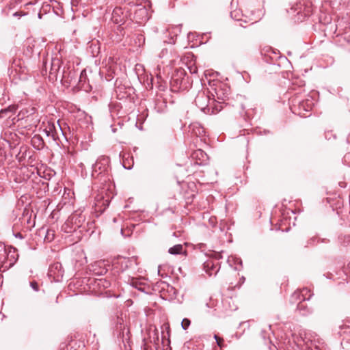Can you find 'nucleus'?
<instances>
[{"label":"nucleus","instance_id":"5701e85b","mask_svg":"<svg viewBox=\"0 0 350 350\" xmlns=\"http://www.w3.org/2000/svg\"><path fill=\"white\" fill-rule=\"evenodd\" d=\"M214 338L216 340L217 345L219 347H221L224 340L222 338H219V336H217V335H215Z\"/></svg>","mask_w":350,"mask_h":350},{"label":"nucleus","instance_id":"c756f323","mask_svg":"<svg viewBox=\"0 0 350 350\" xmlns=\"http://www.w3.org/2000/svg\"><path fill=\"white\" fill-rule=\"evenodd\" d=\"M345 157L350 159V154H347Z\"/></svg>","mask_w":350,"mask_h":350},{"label":"nucleus","instance_id":"a878e982","mask_svg":"<svg viewBox=\"0 0 350 350\" xmlns=\"http://www.w3.org/2000/svg\"><path fill=\"white\" fill-rule=\"evenodd\" d=\"M14 16H21L22 15H25V14H22V12H16L13 14Z\"/></svg>","mask_w":350,"mask_h":350},{"label":"nucleus","instance_id":"7c9ffc66","mask_svg":"<svg viewBox=\"0 0 350 350\" xmlns=\"http://www.w3.org/2000/svg\"><path fill=\"white\" fill-rule=\"evenodd\" d=\"M292 103L295 105L296 104V100L295 99H293L292 100Z\"/></svg>","mask_w":350,"mask_h":350},{"label":"nucleus","instance_id":"dca6fc26","mask_svg":"<svg viewBox=\"0 0 350 350\" xmlns=\"http://www.w3.org/2000/svg\"><path fill=\"white\" fill-rule=\"evenodd\" d=\"M204 268L206 269V271L209 275H212L213 274V270L216 269L217 267L214 265V264L211 261H207L204 263Z\"/></svg>","mask_w":350,"mask_h":350},{"label":"nucleus","instance_id":"f704fd0d","mask_svg":"<svg viewBox=\"0 0 350 350\" xmlns=\"http://www.w3.org/2000/svg\"><path fill=\"white\" fill-rule=\"evenodd\" d=\"M219 269H217V270L215 271V273L216 274L218 272Z\"/></svg>","mask_w":350,"mask_h":350},{"label":"nucleus","instance_id":"72a5a7b5","mask_svg":"<svg viewBox=\"0 0 350 350\" xmlns=\"http://www.w3.org/2000/svg\"><path fill=\"white\" fill-rule=\"evenodd\" d=\"M347 140L349 142H350V135L348 136Z\"/></svg>","mask_w":350,"mask_h":350},{"label":"nucleus","instance_id":"2f4dec72","mask_svg":"<svg viewBox=\"0 0 350 350\" xmlns=\"http://www.w3.org/2000/svg\"><path fill=\"white\" fill-rule=\"evenodd\" d=\"M177 81H178L177 79H174V80H173V81H172V84L173 83H175V82L176 83V82H177Z\"/></svg>","mask_w":350,"mask_h":350},{"label":"nucleus","instance_id":"a211bd4d","mask_svg":"<svg viewBox=\"0 0 350 350\" xmlns=\"http://www.w3.org/2000/svg\"><path fill=\"white\" fill-rule=\"evenodd\" d=\"M190 324H191L190 320L187 318L183 319L181 322V326H182L183 329L185 330H186L189 327Z\"/></svg>","mask_w":350,"mask_h":350},{"label":"nucleus","instance_id":"7ed1b4c3","mask_svg":"<svg viewBox=\"0 0 350 350\" xmlns=\"http://www.w3.org/2000/svg\"><path fill=\"white\" fill-rule=\"evenodd\" d=\"M211 94L214 101L222 103L228 98L229 89L226 85L219 84L214 88L213 92Z\"/></svg>","mask_w":350,"mask_h":350},{"label":"nucleus","instance_id":"473e14b6","mask_svg":"<svg viewBox=\"0 0 350 350\" xmlns=\"http://www.w3.org/2000/svg\"><path fill=\"white\" fill-rule=\"evenodd\" d=\"M55 268L57 269L59 266V265L58 263H57L55 265Z\"/></svg>","mask_w":350,"mask_h":350},{"label":"nucleus","instance_id":"6e6552de","mask_svg":"<svg viewBox=\"0 0 350 350\" xmlns=\"http://www.w3.org/2000/svg\"><path fill=\"white\" fill-rule=\"evenodd\" d=\"M191 157L195 159L200 161V163L205 162L208 159L206 153L201 149L195 150L192 153Z\"/></svg>","mask_w":350,"mask_h":350},{"label":"nucleus","instance_id":"393cba45","mask_svg":"<svg viewBox=\"0 0 350 350\" xmlns=\"http://www.w3.org/2000/svg\"><path fill=\"white\" fill-rule=\"evenodd\" d=\"M299 300H300V301H299V303L297 304V309H298V310H303V309H304V308H305V306H304V305L303 304L301 299H299Z\"/></svg>","mask_w":350,"mask_h":350},{"label":"nucleus","instance_id":"c85d7f7f","mask_svg":"<svg viewBox=\"0 0 350 350\" xmlns=\"http://www.w3.org/2000/svg\"><path fill=\"white\" fill-rule=\"evenodd\" d=\"M217 255V258H221L222 256H221V254H216Z\"/></svg>","mask_w":350,"mask_h":350},{"label":"nucleus","instance_id":"c9c22d12","mask_svg":"<svg viewBox=\"0 0 350 350\" xmlns=\"http://www.w3.org/2000/svg\"><path fill=\"white\" fill-rule=\"evenodd\" d=\"M304 15L305 16H308V15H309V13L308 12V13H305Z\"/></svg>","mask_w":350,"mask_h":350},{"label":"nucleus","instance_id":"39448f33","mask_svg":"<svg viewBox=\"0 0 350 350\" xmlns=\"http://www.w3.org/2000/svg\"><path fill=\"white\" fill-rule=\"evenodd\" d=\"M109 159L107 157H99L92 166L93 176L94 174H101L107 172L109 168Z\"/></svg>","mask_w":350,"mask_h":350},{"label":"nucleus","instance_id":"9d476101","mask_svg":"<svg viewBox=\"0 0 350 350\" xmlns=\"http://www.w3.org/2000/svg\"><path fill=\"white\" fill-rule=\"evenodd\" d=\"M8 253L4 245H0V269L5 266L8 267L7 263Z\"/></svg>","mask_w":350,"mask_h":350},{"label":"nucleus","instance_id":"412c9836","mask_svg":"<svg viewBox=\"0 0 350 350\" xmlns=\"http://www.w3.org/2000/svg\"><path fill=\"white\" fill-rule=\"evenodd\" d=\"M36 142H38V146H42L43 144V141L41 139V137L39 135H35L32 139V142L33 144L36 143Z\"/></svg>","mask_w":350,"mask_h":350},{"label":"nucleus","instance_id":"aec40b11","mask_svg":"<svg viewBox=\"0 0 350 350\" xmlns=\"http://www.w3.org/2000/svg\"><path fill=\"white\" fill-rule=\"evenodd\" d=\"M287 12L290 13L297 12V14H299L301 12V6L299 5H296L295 6H293L291 8V11L287 10Z\"/></svg>","mask_w":350,"mask_h":350},{"label":"nucleus","instance_id":"e433bc0d","mask_svg":"<svg viewBox=\"0 0 350 350\" xmlns=\"http://www.w3.org/2000/svg\"><path fill=\"white\" fill-rule=\"evenodd\" d=\"M191 72H196V69L195 68V70H194L193 71H191Z\"/></svg>","mask_w":350,"mask_h":350},{"label":"nucleus","instance_id":"4be33fe9","mask_svg":"<svg viewBox=\"0 0 350 350\" xmlns=\"http://www.w3.org/2000/svg\"><path fill=\"white\" fill-rule=\"evenodd\" d=\"M30 286L35 291H38L39 290V287H38V283L36 282V281H32L30 282Z\"/></svg>","mask_w":350,"mask_h":350},{"label":"nucleus","instance_id":"cd10ccee","mask_svg":"<svg viewBox=\"0 0 350 350\" xmlns=\"http://www.w3.org/2000/svg\"><path fill=\"white\" fill-rule=\"evenodd\" d=\"M16 237H18L19 239H23V236L20 233H18L17 234H16Z\"/></svg>","mask_w":350,"mask_h":350},{"label":"nucleus","instance_id":"20e7f679","mask_svg":"<svg viewBox=\"0 0 350 350\" xmlns=\"http://www.w3.org/2000/svg\"><path fill=\"white\" fill-rule=\"evenodd\" d=\"M209 100V96L204 92H200L195 98V103L201 111L208 113L211 109L208 106Z\"/></svg>","mask_w":350,"mask_h":350},{"label":"nucleus","instance_id":"1a4fd4ad","mask_svg":"<svg viewBox=\"0 0 350 350\" xmlns=\"http://www.w3.org/2000/svg\"><path fill=\"white\" fill-rule=\"evenodd\" d=\"M61 68V61L59 58H53L51 64V75H57Z\"/></svg>","mask_w":350,"mask_h":350},{"label":"nucleus","instance_id":"f8f14e48","mask_svg":"<svg viewBox=\"0 0 350 350\" xmlns=\"http://www.w3.org/2000/svg\"><path fill=\"white\" fill-rule=\"evenodd\" d=\"M231 17L234 19L235 21H243L245 22H247V19H244L242 17L245 16V18H247V16H245L242 13V11L240 10H234L230 12Z\"/></svg>","mask_w":350,"mask_h":350},{"label":"nucleus","instance_id":"b1692460","mask_svg":"<svg viewBox=\"0 0 350 350\" xmlns=\"http://www.w3.org/2000/svg\"><path fill=\"white\" fill-rule=\"evenodd\" d=\"M197 130H198L197 131H195V134H196V135H202V133H204V130H203V129H202V128L198 127V128H197Z\"/></svg>","mask_w":350,"mask_h":350},{"label":"nucleus","instance_id":"2eb2a0df","mask_svg":"<svg viewBox=\"0 0 350 350\" xmlns=\"http://www.w3.org/2000/svg\"><path fill=\"white\" fill-rule=\"evenodd\" d=\"M183 250V247L180 244L175 245L174 246L170 247L168 250V252L170 254L176 255L181 254Z\"/></svg>","mask_w":350,"mask_h":350},{"label":"nucleus","instance_id":"4468645a","mask_svg":"<svg viewBox=\"0 0 350 350\" xmlns=\"http://www.w3.org/2000/svg\"><path fill=\"white\" fill-rule=\"evenodd\" d=\"M339 243L344 247H346L350 244V235L341 234L338 237Z\"/></svg>","mask_w":350,"mask_h":350},{"label":"nucleus","instance_id":"f3484780","mask_svg":"<svg viewBox=\"0 0 350 350\" xmlns=\"http://www.w3.org/2000/svg\"><path fill=\"white\" fill-rule=\"evenodd\" d=\"M55 238V232L53 230H47L44 237V241L51 242Z\"/></svg>","mask_w":350,"mask_h":350},{"label":"nucleus","instance_id":"bb28decb","mask_svg":"<svg viewBox=\"0 0 350 350\" xmlns=\"http://www.w3.org/2000/svg\"><path fill=\"white\" fill-rule=\"evenodd\" d=\"M221 107H220V108H219V109H218V108L216 107V108H215H215H213V109H212V112H213V113H214V112H215V110L216 111H221Z\"/></svg>","mask_w":350,"mask_h":350},{"label":"nucleus","instance_id":"9b49d317","mask_svg":"<svg viewBox=\"0 0 350 350\" xmlns=\"http://www.w3.org/2000/svg\"><path fill=\"white\" fill-rule=\"evenodd\" d=\"M17 110V106L12 105H10L8 107L3 109L0 111V118H3L5 117L10 118L9 113H14Z\"/></svg>","mask_w":350,"mask_h":350},{"label":"nucleus","instance_id":"f03ea898","mask_svg":"<svg viewBox=\"0 0 350 350\" xmlns=\"http://www.w3.org/2000/svg\"><path fill=\"white\" fill-rule=\"evenodd\" d=\"M133 9L131 8V11H133V20L135 21L137 23H142L148 19V10L144 5H136L134 3H129Z\"/></svg>","mask_w":350,"mask_h":350},{"label":"nucleus","instance_id":"ddd939ff","mask_svg":"<svg viewBox=\"0 0 350 350\" xmlns=\"http://www.w3.org/2000/svg\"><path fill=\"white\" fill-rule=\"evenodd\" d=\"M312 101L307 100L306 101H299L298 105L299 109H303L306 111H309L312 109Z\"/></svg>","mask_w":350,"mask_h":350},{"label":"nucleus","instance_id":"f257e3e1","mask_svg":"<svg viewBox=\"0 0 350 350\" xmlns=\"http://www.w3.org/2000/svg\"><path fill=\"white\" fill-rule=\"evenodd\" d=\"M44 131L48 137H51L54 141L59 139V133L64 135L59 121L56 123L54 122H48L47 124L45 126Z\"/></svg>","mask_w":350,"mask_h":350},{"label":"nucleus","instance_id":"0eeeda50","mask_svg":"<svg viewBox=\"0 0 350 350\" xmlns=\"http://www.w3.org/2000/svg\"><path fill=\"white\" fill-rule=\"evenodd\" d=\"M312 295L310 291L308 288H304L301 291L295 292L292 295V298L296 300L301 299V301H305L309 300Z\"/></svg>","mask_w":350,"mask_h":350},{"label":"nucleus","instance_id":"6ab92c4d","mask_svg":"<svg viewBox=\"0 0 350 350\" xmlns=\"http://www.w3.org/2000/svg\"><path fill=\"white\" fill-rule=\"evenodd\" d=\"M98 285L102 286L103 288H108L110 286V282L106 280H98Z\"/></svg>","mask_w":350,"mask_h":350},{"label":"nucleus","instance_id":"423d86ee","mask_svg":"<svg viewBox=\"0 0 350 350\" xmlns=\"http://www.w3.org/2000/svg\"><path fill=\"white\" fill-rule=\"evenodd\" d=\"M111 20L116 24H122L124 23L125 15L122 8L116 7L114 8L111 14Z\"/></svg>","mask_w":350,"mask_h":350}]
</instances>
